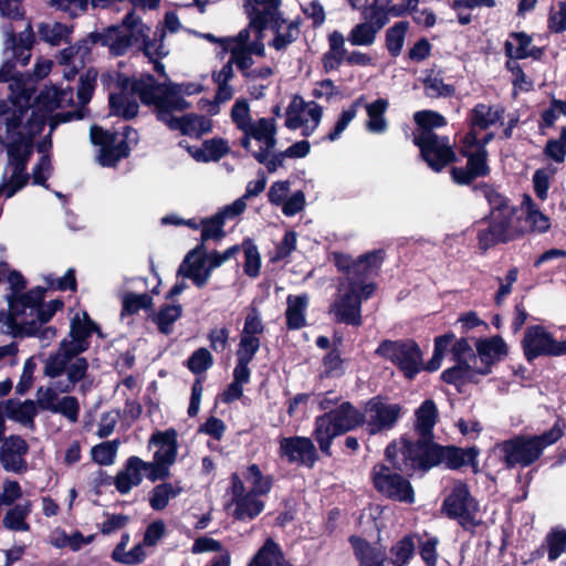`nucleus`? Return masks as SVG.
<instances>
[{
  "label": "nucleus",
  "mask_w": 566,
  "mask_h": 566,
  "mask_svg": "<svg viewBox=\"0 0 566 566\" xmlns=\"http://www.w3.org/2000/svg\"><path fill=\"white\" fill-rule=\"evenodd\" d=\"M11 293L6 295L9 312L0 311V331L9 335H31L38 329L36 322H49L63 306L60 300L44 303L45 289L35 287L20 293L25 287L22 275L8 271Z\"/></svg>",
  "instance_id": "obj_1"
},
{
  "label": "nucleus",
  "mask_w": 566,
  "mask_h": 566,
  "mask_svg": "<svg viewBox=\"0 0 566 566\" xmlns=\"http://www.w3.org/2000/svg\"><path fill=\"white\" fill-rule=\"evenodd\" d=\"M478 454L475 448L441 447L432 441L412 443L407 438L394 441L386 448L387 460L406 473L424 472L439 464L455 470L472 464Z\"/></svg>",
  "instance_id": "obj_2"
},
{
  "label": "nucleus",
  "mask_w": 566,
  "mask_h": 566,
  "mask_svg": "<svg viewBox=\"0 0 566 566\" xmlns=\"http://www.w3.org/2000/svg\"><path fill=\"white\" fill-rule=\"evenodd\" d=\"M138 96L144 104L154 105L159 120L169 124L175 119L174 111H184L189 103L180 95L175 84L160 85L151 75H142L132 85V93L122 90L109 95L111 112L125 119L135 117L139 105L135 98Z\"/></svg>",
  "instance_id": "obj_3"
},
{
  "label": "nucleus",
  "mask_w": 566,
  "mask_h": 566,
  "mask_svg": "<svg viewBox=\"0 0 566 566\" xmlns=\"http://www.w3.org/2000/svg\"><path fill=\"white\" fill-rule=\"evenodd\" d=\"M149 34L150 28L144 24L134 12H129L120 25L111 27L103 34L95 36L103 45L108 46L114 55H123L129 48L136 46L150 62H154L158 73H164L165 66L158 60L169 53L164 44L165 30L156 29L153 38Z\"/></svg>",
  "instance_id": "obj_4"
},
{
  "label": "nucleus",
  "mask_w": 566,
  "mask_h": 566,
  "mask_svg": "<svg viewBox=\"0 0 566 566\" xmlns=\"http://www.w3.org/2000/svg\"><path fill=\"white\" fill-rule=\"evenodd\" d=\"M88 363L86 359H76L67 364L63 355H50L44 361V375L52 381L36 391V401L42 410L51 411L60 400L59 394L71 392L77 384L80 390L86 392L91 389L93 380L88 379Z\"/></svg>",
  "instance_id": "obj_5"
},
{
  "label": "nucleus",
  "mask_w": 566,
  "mask_h": 566,
  "mask_svg": "<svg viewBox=\"0 0 566 566\" xmlns=\"http://www.w3.org/2000/svg\"><path fill=\"white\" fill-rule=\"evenodd\" d=\"M264 331L265 326L259 310L254 306L250 307L244 318L235 352L237 361L232 374L233 379L221 395L224 403H230L242 397L243 386L249 384L251 378L249 364L261 347V336Z\"/></svg>",
  "instance_id": "obj_6"
},
{
  "label": "nucleus",
  "mask_w": 566,
  "mask_h": 566,
  "mask_svg": "<svg viewBox=\"0 0 566 566\" xmlns=\"http://www.w3.org/2000/svg\"><path fill=\"white\" fill-rule=\"evenodd\" d=\"M563 436L559 424L542 434H517L494 446V452L506 469L527 468L535 463L544 450Z\"/></svg>",
  "instance_id": "obj_7"
},
{
  "label": "nucleus",
  "mask_w": 566,
  "mask_h": 566,
  "mask_svg": "<svg viewBox=\"0 0 566 566\" xmlns=\"http://www.w3.org/2000/svg\"><path fill=\"white\" fill-rule=\"evenodd\" d=\"M488 198L492 206L490 220L476 223L478 242L483 251L497 243L513 240L520 233L515 208L499 193H491Z\"/></svg>",
  "instance_id": "obj_8"
},
{
  "label": "nucleus",
  "mask_w": 566,
  "mask_h": 566,
  "mask_svg": "<svg viewBox=\"0 0 566 566\" xmlns=\"http://www.w3.org/2000/svg\"><path fill=\"white\" fill-rule=\"evenodd\" d=\"M364 421V415L356 409L350 402H342L337 408L317 417L313 437L318 443L319 450L331 455V447L333 440L342 436Z\"/></svg>",
  "instance_id": "obj_9"
},
{
  "label": "nucleus",
  "mask_w": 566,
  "mask_h": 566,
  "mask_svg": "<svg viewBox=\"0 0 566 566\" xmlns=\"http://www.w3.org/2000/svg\"><path fill=\"white\" fill-rule=\"evenodd\" d=\"M441 513L457 521L465 531H474L481 524L479 503L465 483L458 481L443 500Z\"/></svg>",
  "instance_id": "obj_10"
},
{
  "label": "nucleus",
  "mask_w": 566,
  "mask_h": 566,
  "mask_svg": "<svg viewBox=\"0 0 566 566\" xmlns=\"http://www.w3.org/2000/svg\"><path fill=\"white\" fill-rule=\"evenodd\" d=\"M91 140L94 145L99 146L98 163L105 167L115 166L118 160L127 157L130 145L138 142V133L126 127L122 135L109 133L98 126L91 128Z\"/></svg>",
  "instance_id": "obj_11"
},
{
  "label": "nucleus",
  "mask_w": 566,
  "mask_h": 566,
  "mask_svg": "<svg viewBox=\"0 0 566 566\" xmlns=\"http://www.w3.org/2000/svg\"><path fill=\"white\" fill-rule=\"evenodd\" d=\"M376 354L394 363L409 379L423 369L422 353L412 340H384Z\"/></svg>",
  "instance_id": "obj_12"
},
{
  "label": "nucleus",
  "mask_w": 566,
  "mask_h": 566,
  "mask_svg": "<svg viewBox=\"0 0 566 566\" xmlns=\"http://www.w3.org/2000/svg\"><path fill=\"white\" fill-rule=\"evenodd\" d=\"M413 143L420 148L423 160L437 172L455 160L453 145L448 136L426 130L421 135H415Z\"/></svg>",
  "instance_id": "obj_13"
},
{
  "label": "nucleus",
  "mask_w": 566,
  "mask_h": 566,
  "mask_svg": "<svg viewBox=\"0 0 566 566\" xmlns=\"http://www.w3.org/2000/svg\"><path fill=\"white\" fill-rule=\"evenodd\" d=\"M522 348L527 361L541 356H563L566 355V339L556 340L544 326L533 325L525 329Z\"/></svg>",
  "instance_id": "obj_14"
},
{
  "label": "nucleus",
  "mask_w": 566,
  "mask_h": 566,
  "mask_svg": "<svg viewBox=\"0 0 566 566\" xmlns=\"http://www.w3.org/2000/svg\"><path fill=\"white\" fill-rule=\"evenodd\" d=\"M94 329L95 325L86 313L76 314L71 322L70 337L62 340L54 355H63L67 364L85 359L78 355L88 348V338Z\"/></svg>",
  "instance_id": "obj_15"
},
{
  "label": "nucleus",
  "mask_w": 566,
  "mask_h": 566,
  "mask_svg": "<svg viewBox=\"0 0 566 566\" xmlns=\"http://www.w3.org/2000/svg\"><path fill=\"white\" fill-rule=\"evenodd\" d=\"M285 126L290 129H302L303 136L312 135L318 127L323 108L315 102H305L300 96H294L285 112Z\"/></svg>",
  "instance_id": "obj_16"
},
{
  "label": "nucleus",
  "mask_w": 566,
  "mask_h": 566,
  "mask_svg": "<svg viewBox=\"0 0 566 566\" xmlns=\"http://www.w3.org/2000/svg\"><path fill=\"white\" fill-rule=\"evenodd\" d=\"M371 475L375 488L381 494L399 502L413 503L415 494L410 482L390 468L376 464Z\"/></svg>",
  "instance_id": "obj_17"
},
{
  "label": "nucleus",
  "mask_w": 566,
  "mask_h": 566,
  "mask_svg": "<svg viewBox=\"0 0 566 566\" xmlns=\"http://www.w3.org/2000/svg\"><path fill=\"white\" fill-rule=\"evenodd\" d=\"M276 133V122L274 118H256L243 132L241 146L252 156L258 151L273 150L277 144Z\"/></svg>",
  "instance_id": "obj_18"
},
{
  "label": "nucleus",
  "mask_w": 566,
  "mask_h": 566,
  "mask_svg": "<svg viewBox=\"0 0 566 566\" xmlns=\"http://www.w3.org/2000/svg\"><path fill=\"white\" fill-rule=\"evenodd\" d=\"M339 295L331 307L335 319L350 325H360V307L364 295L355 284L343 283L338 290Z\"/></svg>",
  "instance_id": "obj_19"
},
{
  "label": "nucleus",
  "mask_w": 566,
  "mask_h": 566,
  "mask_svg": "<svg viewBox=\"0 0 566 566\" xmlns=\"http://www.w3.org/2000/svg\"><path fill=\"white\" fill-rule=\"evenodd\" d=\"M382 260L384 251L375 250L359 256L347 269V283L355 284L356 287L360 289L365 300L370 297L375 291V285L367 283L366 280L378 271Z\"/></svg>",
  "instance_id": "obj_20"
},
{
  "label": "nucleus",
  "mask_w": 566,
  "mask_h": 566,
  "mask_svg": "<svg viewBox=\"0 0 566 566\" xmlns=\"http://www.w3.org/2000/svg\"><path fill=\"white\" fill-rule=\"evenodd\" d=\"M402 413L399 403H389L376 397L366 405L367 426L371 434L392 429Z\"/></svg>",
  "instance_id": "obj_21"
},
{
  "label": "nucleus",
  "mask_w": 566,
  "mask_h": 566,
  "mask_svg": "<svg viewBox=\"0 0 566 566\" xmlns=\"http://www.w3.org/2000/svg\"><path fill=\"white\" fill-rule=\"evenodd\" d=\"M231 495L235 506L233 516L237 520H253L264 510V502L259 499L260 495L248 492L237 473L231 475Z\"/></svg>",
  "instance_id": "obj_22"
},
{
  "label": "nucleus",
  "mask_w": 566,
  "mask_h": 566,
  "mask_svg": "<svg viewBox=\"0 0 566 566\" xmlns=\"http://www.w3.org/2000/svg\"><path fill=\"white\" fill-rule=\"evenodd\" d=\"M279 455L290 463H298L308 468H312L318 459L313 441L300 436L281 438Z\"/></svg>",
  "instance_id": "obj_23"
},
{
  "label": "nucleus",
  "mask_w": 566,
  "mask_h": 566,
  "mask_svg": "<svg viewBox=\"0 0 566 566\" xmlns=\"http://www.w3.org/2000/svg\"><path fill=\"white\" fill-rule=\"evenodd\" d=\"M29 446L20 436L4 438L0 444V464L4 471L23 474L28 471Z\"/></svg>",
  "instance_id": "obj_24"
},
{
  "label": "nucleus",
  "mask_w": 566,
  "mask_h": 566,
  "mask_svg": "<svg viewBox=\"0 0 566 566\" xmlns=\"http://www.w3.org/2000/svg\"><path fill=\"white\" fill-rule=\"evenodd\" d=\"M281 0H247L245 8L250 27L262 32L281 20Z\"/></svg>",
  "instance_id": "obj_25"
},
{
  "label": "nucleus",
  "mask_w": 566,
  "mask_h": 566,
  "mask_svg": "<svg viewBox=\"0 0 566 566\" xmlns=\"http://www.w3.org/2000/svg\"><path fill=\"white\" fill-rule=\"evenodd\" d=\"M201 249L202 247H198L190 251L178 270V274L190 279L198 287H203L207 284L212 272L207 255L203 256L200 252Z\"/></svg>",
  "instance_id": "obj_26"
},
{
  "label": "nucleus",
  "mask_w": 566,
  "mask_h": 566,
  "mask_svg": "<svg viewBox=\"0 0 566 566\" xmlns=\"http://www.w3.org/2000/svg\"><path fill=\"white\" fill-rule=\"evenodd\" d=\"M148 447H155L154 458L168 465L176 462L178 455V434L172 428L165 431H156L151 434Z\"/></svg>",
  "instance_id": "obj_27"
},
{
  "label": "nucleus",
  "mask_w": 566,
  "mask_h": 566,
  "mask_svg": "<svg viewBox=\"0 0 566 566\" xmlns=\"http://www.w3.org/2000/svg\"><path fill=\"white\" fill-rule=\"evenodd\" d=\"M461 154L468 159L467 166L476 178L490 172L488 151L484 145L478 143V136L467 134L461 144Z\"/></svg>",
  "instance_id": "obj_28"
},
{
  "label": "nucleus",
  "mask_w": 566,
  "mask_h": 566,
  "mask_svg": "<svg viewBox=\"0 0 566 566\" xmlns=\"http://www.w3.org/2000/svg\"><path fill=\"white\" fill-rule=\"evenodd\" d=\"M91 42L84 40L78 44L71 45L60 52L59 61L63 66V77L72 80L84 67L91 54Z\"/></svg>",
  "instance_id": "obj_29"
},
{
  "label": "nucleus",
  "mask_w": 566,
  "mask_h": 566,
  "mask_svg": "<svg viewBox=\"0 0 566 566\" xmlns=\"http://www.w3.org/2000/svg\"><path fill=\"white\" fill-rule=\"evenodd\" d=\"M503 117L504 108L502 106L479 103L469 114L470 132L468 134L478 136V132L489 129L497 123H502Z\"/></svg>",
  "instance_id": "obj_30"
},
{
  "label": "nucleus",
  "mask_w": 566,
  "mask_h": 566,
  "mask_svg": "<svg viewBox=\"0 0 566 566\" xmlns=\"http://www.w3.org/2000/svg\"><path fill=\"white\" fill-rule=\"evenodd\" d=\"M95 537V534L84 535L78 530L67 532L64 527L56 526L50 532L48 542L56 549H69L76 553L92 544Z\"/></svg>",
  "instance_id": "obj_31"
},
{
  "label": "nucleus",
  "mask_w": 566,
  "mask_h": 566,
  "mask_svg": "<svg viewBox=\"0 0 566 566\" xmlns=\"http://www.w3.org/2000/svg\"><path fill=\"white\" fill-rule=\"evenodd\" d=\"M349 542L358 566H387V551L382 545L369 543L358 536H352Z\"/></svg>",
  "instance_id": "obj_32"
},
{
  "label": "nucleus",
  "mask_w": 566,
  "mask_h": 566,
  "mask_svg": "<svg viewBox=\"0 0 566 566\" xmlns=\"http://www.w3.org/2000/svg\"><path fill=\"white\" fill-rule=\"evenodd\" d=\"M416 423L415 429L419 434V439L412 443H420L432 441V430L437 423L438 409L433 400H424L420 407L415 411Z\"/></svg>",
  "instance_id": "obj_33"
},
{
  "label": "nucleus",
  "mask_w": 566,
  "mask_h": 566,
  "mask_svg": "<svg viewBox=\"0 0 566 566\" xmlns=\"http://www.w3.org/2000/svg\"><path fill=\"white\" fill-rule=\"evenodd\" d=\"M248 566H293L286 558L281 546L271 537L254 554Z\"/></svg>",
  "instance_id": "obj_34"
},
{
  "label": "nucleus",
  "mask_w": 566,
  "mask_h": 566,
  "mask_svg": "<svg viewBox=\"0 0 566 566\" xmlns=\"http://www.w3.org/2000/svg\"><path fill=\"white\" fill-rule=\"evenodd\" d=\"M172 130H180L184 135L200 137L211 130V120L202 115L187 114L169 119L167 125Z\"/></svg>",
  "instance_id": "obj_35"
},
{
  "label": "nucleus",
  "mask_w": 566,
  "mask_h": 566,
  "mask_svg": "<svg viewBox=\"0 0 566 566\" xmlns=\"http://www.w3.org/2000/svg\"><path fill=\"white\" fill-rule=\"evenodd\" d=\"M140 465H144V460L140 458L133 455L127 459L125 468L115 478V486L119 493L127 494L134 486L142 483Z\"/></svg>",
  "instance_id": "obj_36"
},
{
  "label": "nucleus",
  "mask_w": 566,
  "mask_h": 566,
  "mask_svg": "<svg viewBox=\"0 0 566 566\" xmlns=\"http://www.w3.org/2000/svg\"><path fill=\"white\" fill-rule=\"evenodd\" d=\"M301 21L298 19L286 21L279 20L271 29L274 32L273 40L269 43L276 51H284L290 44L295 42L300 35Z\"/></svg>",
  "instance_id": "obj_37"
},
{
  "label": "nucleus",
  "mask_w": 566,
  "mask_h": 566,
  "mask_svg": "<svg viewBox=\"0 0 566 566\" xmlns=\"http://www.w3.org/2000/svg\"><path fill=\"white\" fill-rule=\"evenodd\" d=\"M475 347L479 357L486 366L500 361L507 355V346L501 336L480 338Z\"/></svg>",
  "instance_id": "obj_38"
},
{
  "label": "nucleus",
  "mask_w": 566,
  "mask_h": 566,
  "mask_svg": "<svg viewBox=\"0 0 566 566\" xmlns=\"http://www.w3.org/2000/svg\"><path fill=\"white\" fill-rule=\"evenodd\" d=\"M307 306L308 297L306 294L287 296L285 318L289 329H300L306 325Z\"/></svg>",
  "instance_id": "obj_39"
},
{
  "label": "nucleus",
  "mask_w": 566,
  "mask_h": 566,
  "mask_svg": "<svg viewBox=\"0 0 566 566\" xmlns=\"http://www.w3.org/2000/svg\"><path fill=\"white\" fill-rule=\"evenodd\" d=\"M31 512L32 503L30 501L12 505L2 518L3 527L12 532H29L31 526L28 517Z\"/></svg>",
  "instance_id": "obj_40"
},
{
  "label": "nucleus",
  "mask_w": 566,
  "mask_h": 566,
  "mask_svg": "<svg viewBox=\"0 0 566 566\" xmlns=\"http://www.w3.org/2000/svg\"><path fill=\"white\" fill-rule=\"evenodd\" d=\"M363 105L368 116L365 124L366 129L373 134H384L388 128L385 114L389 107V102L386 98H378L373 103H363Z\"/></svg>",
  "instance_id": "obj_41"
},
{
  "label": "nucleus",
  "mask_w": 566,
  "mask_h": 566,
  "mask_svg": "<svg viewBox=\"0 0 566 566\" xmlns=\"http://www.w3.org/2000/svg\"><path fill=\"white\" fill-rule=\"evenodd\" d=\"M523 213L525 214V221L530 227V230L535 233H545L551 229V219L546 216L534 200L525 195L521 203Z\"/></svg>",
  "instance_id": "obj_42"
},
{
  "label": "nucleus",
  "mask_w": 566,
  "mask_h": 566,
  "mask_svg": "<svg viewBox=\"0 0 566 566\" xmlns=\"http://www.w3.org/2000/svg\"><path fill=\"white\" fill-rule=\"evenodd\" d=\"M547 551V557L549 560H556L566 549V530L555 527L553 528L544 539L541 548L535 554L542 556L544 551Z\"/></svg>",
  "instance_id": "obj_43"
},
{
  "label": "nucleus",
  "mask_w": 566,
  "mask_h": 566,
  "mask_svg": "<svg viewBox=\"0 0 566 566\" xmlns=\"http://www.w3.org/2000/svg\"><path fill=\"white\" fill-rule=\"evenodd\" d=\"M182 492L179 483H161L156 485L149 493V505L155 511H163L171 499Z\"/></svg>",
  "instance_id": "obj_44"
},
{
  "label": "nucleus",
  "mask_w": 566,
  "mask_h": 566,
  "mask_svg": "<svg viewBox=\"0 0 566 566\" xmlns=\"http://www.w3.org/2000/svg\"><path fill=\"white\" fill-rule=\"evenodd\" d=\"M243 478L251 486V493L266 495L272 489V476L264 475L258 464H250L243 472Z\"/></svg>",
  "instance_id": "obj_45"
},
{
  "label": "nucleus",
  "mask_w": 566,
  "mask_h": 566,
  "mask_svg": "<svg viewBox=\"0 0 566 566\" xmlns=\"http://www.w3.org/2000/svg\"><path fill=\"white\" fill-rule=\"evenodd\" d=\"M229 151L224 139H209L202 144V148L196 149L192 156L198 161H217Z\"/></svg>",
  "instance_id": "obj_46"
},
{
  "label": "nucleus",
  "mask_w": 566,
  "mask_h": 566,
  "mask_svg": "<svg viewBox=\"0 0 566 566\" xmlns=\"http://www.w3.org/2000/svg\"><path fill=\"white\" fill-rule=\"evenodd\" d=\"M378 31L363 20L354 25L347 34V41L355 46H370L375 43Z\"/></svg>",
  "instance_id": "obj_47"
},
{
  "label": "nucleus",
  "mask_w": 566,
  "mask_h": 566,
  "mask_svg": "<svg viewBox=\"0 0 566 566\" xmlns=\"http://www.w3.org/2000/svg\"><path fill=\"white\" fill-rule=\"evenodd\" d=\"M532 39L525 33H513L505 42V53L511 59H526L532 55Z\"/></svg>",
  "instance_id": "obj_48"
},
{
  "label": "nucleus",
  "mask_w": 566,
  "mask_h": 566,
  "mask_svg": "<svg viewBox=\"0 0 566 566\" xmlns=\"http://www.w3.org/2000/svg\"><path fill=\"white\" fill-rule=\"evenodd\" d=\"M413 536H405L391 548V563L394 566H406L415 555Z\"/></svg>",
  "instance_id": "obj_49"
},
{
  "label": "nucleus",
  "mask_w": 566,
  "mask_h": 566,
  "mask_svg": "<svg viewBox=\"0 0 566 566\" xmlns=\"http://www.w3.org/2000/svg\"><path fill=\"white\" fill-rule=\"evenodd\" d=\"M408 28V22L399 21L387 30L386 46L392 56H398L400 54Z\"/></svg>",
  "instance_id": "obj_50"
},
{
  "label": "nucleus",
  "mask_w": 566,
  "mask_h": 566,
  "mask_svg": "<svg viewBox=\"0 0 566 566\" xmlns=\"http://www.w3.org/2000/svg\"><path fill=\"white\" fill-rule=\"evenodd\" d=\"M415 122L418 125L415 135H421L423 132H433V128L442 127L447 124L446 118L433 111H420L413 116Z\"/></svg>",
  "instance_id": "obj_51"
},
{
  "label": "nucleus",
  "mask_w": 566,
  "mask_h": 566,
  "mask_svg": "<svg viewBox=\"0 0 566 566\" xmlns=\"http://www.w3.org/2000/svg\"><path fill=\"white\" fill-rule=\"evenodd\" d=\"M71 30L59 22L43 23L39 28V34L42 40L52 44L59 45L63 41H67Z\"/></svg>",
  "instance_id": "obj_52"
},
{
  "label": "nucleus",
  "mask_w": 566,
  "mask_h": 566,
  "mask_svg": "<svg viewBox=\"0 0 566 566\" xmlns=\"http://www.w3.org/2000/svg\"><path fill=\"white\" fill-rule=\"evenodd\" d=\"M556 174V168L547 166L535 170L533 175V187L534 192L538 199L545 201L548 197V189L551 187V180Z\"/></svg>",
  "instance_id": "obj_53"
},
{
  "label": "nucleus",
  "mask_w": 566,
  "mask_h": 566,
  "mask_svg": "<svg viewBox=\"0 0 566 566\" xmlns=\"http://www.w3.org/2000/svg\"><path fill=\"white\" fill-rule=\"evenodd\" d=\"M365 97L360 96L353 104L344 109L337 119L334 129L328 134L327 138L331 142H335L339 138L342 133L347 128L349 123L356 117L358 107L363 105Z\"/></svg>",
  "instance_id": "obj_54"
},
{
  "label": "nucleus",
  "mask_w": 566,
  "mask_h": 566,
  "mask_svg": "<svg viewBox=\"0 0 566 566\" xmlns=\"http://www.w3.org/2000/svg\"><path fill=\"white\" fill-rule=\"evenodd\" d=\"M453 334H446L438 336L434 339V349L431 359L423 366L424 369L429 371L438 370L441 367L443 356L448 350L451 342L453 340Z\"/></svg>",
  "instance_id": "obj_55"
},
{
  "label": "nucleus",
  "mask_w": 566,
  "mask_h": 566,
  "mask_svg": "<svg viewBox=\"0 0 566 566\" xmlns=\"http://www.w3.org/2000/svg\"><path fill=\"white\" fill-rule=\"evenodd\" d=\"M118 446V440L107 441L95 446L92 449L93 460L102 465L113 464L116 458Z\"/></svg>",
  "instance_id": "obj_56"
},
{
  "label": "nucleus",
  "mask_w": 566,
  "mask_h": 566,
  "mask_svg": "<svg viewBox=\"0 0 566 566\" xmlns=\"http://www.w3.org/2000/svg\"><path fill=\"white\" fill-rule=\"evenodd\" d=\"M53 413L64 416L70 422L75 423L80 416V403L76 397L63 396L51 409Z\"/></svg>",
  "instance_id": "obj_57"
},
{
  "label": "nucleus",
  "mask_w": 566,
  "mask_h": 566,
  "mask_svg": "<svg viewBox=\"0 0 566 566\" xmlns=\"http://www.w3.org/2000/svg\"><path fill=\"white\" fill-rule=\"evenodd\" d=\"M182 312L181 305H166L156 315L155 322L164 334L171 332L172 324L180 317Z\"/></svg>",
  "instance_id": "obj_58"
},
{
  "label": "nucleus",
  "mask_w": 566,
  "mask_h": 566,
  "mask_svg": "<svg viewBox=\"0 0 566 566\" xmlns=\"http://www.w3.org/2000/svg\"><path fill=\"white\" fill-rule=\"evenodd\" d=\"M96 78L97 72L94 69H88L83 75H81L77 88V99L80 105L84 106L91 101Z\"/></svg>",
  "instance_id": "obj_59"
},
{
  "label": "nucleus",
  "mask_w": 566,
  "mask_h": 566,
  "mask_svg": "<svg viewBox=\"0 0 566 566\" xmlns=\"http://www.w3.org/2000/svg\"><path fill=\"white\" fill-rule=\"evenodd\" d=\"M123 314H135L140 310H146L151 305V297L147 293H126L122 298Z\"/></svg>",
  "instance_id": "obj_60"
},
{
  "label": "nucleus",
  "mask_w": 566,
  "mask_h": 566,
  "mask_svg": "<svg viewBox=\"0 0 566 566\" xmlns=\"http://www.w3.org/2000/svg\"><path fill=\"white\" fill-rule=\"evenodd\" d=\"M324 374L326 377L338 378L345 374V360L338 349H332L323 359Z\"/></svg>",
  "instance_id": "obj_61"
},
{
  "label": "nucleus",
  "mask_w": 566,
  "mask_h": 566,
  "mask_svg": "<svg viewBox=\"0 0 566 566\" xmlns=\"http://www.w3.org/2000/svg\"><path fill=\"white\" fill-rule=\"evenodd\" d=\"M223 216H221L219 212L214 216H212L209 219L202 220V231H201V239L202 241H208L210 239H220L224 235L223 231V224H224Z\"/></svg>",
  "instance_id": "obj_62"
},
{
  "label": "nucleus",
  "mask_w": 566,
  "mask_h": 566,
  "mask_svg": "<svg viewBox=\"0 0 566 566\" xmlns=\"http://www.w3.org/2000/svg\"><path fill=\"white\" fill-rule=\"evenodd\" d=\"M146 558L144 544L139 543L129 551L124 549L120 553H112V559L118 564L132 566L142 564Z\"/></svg>",
  "instance_id": "obj_63"
},
{
  "label": "nucleus",
  "mask_w": 566,
  "mask_h": 566,
  "mask_svg": "<svg viewBox=\"0 0 566 566\" xmlns=\"http://www.w3.org/2000/svg\"><path fill=\"white\" fill-rule=\"evenodd\" d=\"M231 118L237 128L242 133L255 120L250 115L249 104L243 101H237L231 109Z\"/></svg>",
  "instance_id": "obj_64"
}]
</instances>
